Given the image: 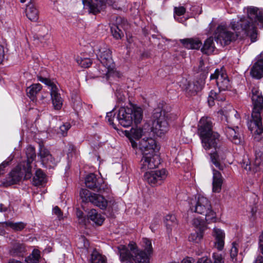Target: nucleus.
<instances>
[{
    "label": "nucleus",
    "instance_id": "4be33fe9",
    "mask_svg": "<svg viewBox=\"0 0 263 263\" xmlns=\"http://www.w3.org/2000/svg\"><path fill=\"white\" fill-rule=\"evenodd\" d=\"M213 192L220 193L223 183V178L221 173L215 169L213 170Z\"/></svg>",
    "mask_w": 263,
    "mask_h": 263
},
{
    "label": "nucleus",
    "instance_id": "49530a36",
    "mask_svg": "<svg viewBox=\"0 0 263 263\" xmlns=\"http://www.w3.org/2000/svg\"><path fill=\"white\" fill-rule=\"evenodd\" d=\"M38 80L47 85L50 89V92H51L52 90V88L54 87H57V86L52 82H51L50 79L44 78L40 76L38 77Z\"/></svg>",
    "mask_w": 263,
    "mask_h": 263
},
{
    "label": "nucleus",
    "instance_id": "052dcab7",
    "mask_svg": "<svg viewBox=\"0 0 263 263\" xmlns=\"http://www.w3.org/2000/svg\"><path fill=\"white\" fill-rule=\"evenodd\" d=\"M77 216L79 218V221H85V219L83 217V213L80 210H77Z\"/></svg>",
    "mask_w": 263,
    "mask_h": 263
},
{
    "label": "nucleus",
    "instance_id": "a19ab883",
    "mask_svg": "<svg viewBox=\"0 0 263 263\" xmlns=\"http://www.w3.org/2000/svg\"><path fill=\"white\" fill-rule=\"evenodd\" d=\"M77 62L82 67L88 68L92 64V60L89 58H78Z\"/></svg>",
    "mask_w": 263,
    "mask_h": 263
},
{
    "label": "nucleus",
    "instance_id": "79ce46f5",
    "mask_svg": "<svg viewBox=\"0 0 263 263\" xmlns=\"http://www.w3.org/2000/svg\"><path fill=\"white\" fill-rule=\"evenodd\" d=\"M238 245L236 242L232 243V247L230 250V256L233 262L236 261V257L238 254Z\"/></svg>",
    "mask_w": 263,
    "mask_h": 263
},
{
    "label": "nucleus",
    "instance_id": "f3484780",
    "mask_svg": "<svg viewBox=\"0 0 263 263\" xmlns=\"http://www.w3.org/2000/svg\"><path fill=\"white\" fill-rule=\"evenodd\" d=\"M142 155L140 164L141 168L143 171L155 168L160 163L158 156L155 153Z\"/></svg>",
    "mask_w": 263,
    "mask_h": 263
},
{
    "label": "nucleus",
    "instance_id": "c03bdc74",
    "mask_svg": "<svg viewBox=\"0 0 263 263\" xmlns=\"http://www.w3.org/2000/svg\"><path fill=\"white\" fill-rule=\"evenodd\" d=\"M193 224L196 228H198L199 231H204V222L199 218H194L193 220Z\"/></svg>",
    "mask_w": 263,
    "mask_h": 263
},
{
    "label": "nucleus",
    "instance_id": "338daca9",
    "mask_svg": "<svg viewBox=\"0 0 263 263\" xmlns=\"http://www.w3.org/2000/svg\"><path fill=\"white\" fill-rule=\"evenodd\" d=\"M111 7L114 9L116 10H120L121 7L120 5L118 4L116 2H114V4L111 6Z\"/></svg>",
    "mask_w": 263,
    "mask_h": 263
},
{
    "label": "nucleus",
    "instance_id": "f704fd0d",
    "mask_svg": "<svg viewBox=\"0 0 263 263\" xmlns=\"http://www.w3.org/2000/svg\"><path fill=\"white\" fill-rule=\"evenodd\" d=\"M41 161L44 166L48 168H54L57 165L55 159L51 155L49 156V157L45 158L41 160Z\"/></svg>",
    "mask_w": 263,
    "mask_h": 263
},
{
    "label": "nucleus",
    "instance_id": "aec40b11",
    "mask_svg": "<svg viewBox=\"0 0 263 263\" xmlns=\"http://www.w3.org/2000/svg\"><path fill=\"white\" fill-rule=\"evenodd\" d=\"M224 132L228 138L233 143L238 144L242 142V139L238 133V127L236 128L230 126H226Z\"/></svg>",
    "mask_w": 263,
    "mask_h": 263
},
{
    "label": "nucleus",
    "instance_id": "c756f323",
    "mask_svg": "<svg viewBox=\"0 0 263 263\" xmlns=\"http://www.w3.org/2000/svg\"><path fill=\"white\" fill-rule=\"evenodd\" d=\"M88 220H90L93 221L95 224L100 226L101 225L104 218L99 214L95 209L91 210L87 214Z\"/></svg>",
    "mask_w": 263,
    "mask_h": 263
},
{
    "label": "nucleus",
    "instance_id": "4c0bfd02",
    "mask_svg": "<svg viewBox=\"0 0 263 263\" xmlns=\"http://www.w3.org/2000/svg\"><path fill=\"white\" fill-rule=\"evenodd\" d=\"M203 231H199L195 232L190 235L189 236V240L195 243H199L203 237Z\"/></svg>",
    "mask_w": 263,
    "mask_h": 263
},
{
    "label": "nucleus",
    "instance_id": "393cba45",
    "mask_svg": "<svg viewBox=\"0 0 263 263\" xmlns=\"http://www.w3.org/2000/svg\"><path fill=\"white\" fill-rule=\"evenodd\" d=\"M26 15L31 21L36 22L39 18V11L31 2H29L26 6Z\"/></svg>",
    "mask_w": 263,
    "mask_h": 263
},
{
    "label": "nucleus",
    "instance_id": "4468645a",
    "mask_svg": "<svg viewBox=\"0 0 263 263\" xmlns=\"http://www.w3.org/2000/svg\"><path fill=\"white\" fill-rule=\"evenodd\" d=\"M210 79L216 80V84L220 90H228L231 86L228 75L222 70L216 69L215 72L211 74Z\"/></svg>",
    "mask_w": 263,
    "mask_h": 263
},
{
    "label": "nucleus",
    "instance_id": "b1692460",
    "mask_svg": "<svg viewBox=\"0 0 263 263\" xmlns=\"http://www.w3.org/2000/svg\"><path fill=\"white\" fill-rule=\"evenodd\" d=\"M52 104L55 109H60L63 105V100L59 92L58 87H54L50 92Z\"/></svg>",
    "mask_w": 263,
    "mask_h": 263
},
{
    "label": "nucleus",
    "instance_id": "c9c22d12",
    "mask_svg": "<svg viewBox=\"0 0 263 263\" xmlns=\"http://www.w3.org/2000/svg\"><path fill=\"white\" fill-rule=\"evenodd\" d=\"M4 224L6 226L9 227L16 231L22 230L26 226V224L23 222H13L10 221H8L5 222Z\"/></svg>",
    "mask_w": 263,
    "mask_h": 263
},
{
    "label": "nucleus",
    "instance_id": "72a5a7b5",
    "mask_svg": "<svg viewBox=\"0 0 263 263\" xmlns=\"http://www.w3.org/2000/svg\"><path fill=\"white\" fill-rule=\"evenodd\" d=\"M25 251V246L23 243L15 241L13 243L10 253L13 256L20 255Z\"/></svg>",
    "mask_w": 263,
    "mask_h": 263
},
{
    "label": "nucleus",
    "instance_id": "6e6d98bb",
    "mask_svg": "<svg viewBox=\"0 0 263 263\" xmlns=\"http://www.w3.org/2000/svg\"><path fill=\"white\" fill-rule=\"evenodd\" d=\"M185 11L186 9L183 6H180L178 7H175L174 8V12L176 15L178 16L183 15L185 13Z\"/></svg>",
    "mask_w": 263,
    "mask_h": 263
},
{
    "label": "nucleus",
    "instance_id": "a211bd4d",
    "mask_svg": "<svg viewBox=\"0 0 263 263\" xmlns=\"http://www.w3.org/2000/svg\"><path fill=\"white\" fill-rule=\"evenodd\" d=\"M83 4L93 14L99 13L105 6V0H83Z\"/></svg>",
    "mask_w": 263,
    "mask_h": 263
},
{
    "label": "nucleus",
    "instance_id": "bb28decb",
    "mask_svg": "<svg viewBox=\"0 0 263 263\" xmlns=\"http://www.w3.org/2000/svg\"><path fill=\"white\" fill-rule=\"evenodd\" d=\"M215 49L214 38L210 37L204 41L201 51L203 54L209 55L213 53Z\"/></svg>",
    "mask_w": 263,
    "mask_h": 263
},
{
    "label": "nucleus",
    "instance_id": "de8ad7c7",
    "mask_svg": "<svg viewBox=\"0 0 263 263\" xmlns=\"http://www.w3.org/2000/svg\"><path fill=\"white\" fill-rule=\"evenodd\" d=\"M165 221H166V225L167 227H170L173 224H176L177 219L174 215H167L165 217Z\"/></svg>",
    "mask_w": 263,
    "mask_h": 263
},
{
    "label": "nucleus",
    "instance_id": "13d9d810",
    "mask_svg": "<svg viewBox=\"0 0 263 263\" xmlns=\"http://www.w3.org/2000/svg\"><path fill=\"white\" fill-rule=\"evenodd\" d=\"M73 108L76 111H78L81 110L82 107V102L79 99L76 100V101L73 102Z\"/></svg>",
    "mask_w": 263,
    "mask_h": 263
},
{
    "label": "nucleus",
    "instance_id": "a18cd8bd",
    "mask_svg": "<svg viewBox=\"0 0 263 263\" xmlns=\"http://www.w3.org/2000/svg\"><path fill=\"white\" fill-rule=\"evenodd\" d=\"M38 80L47 85L50 89V92H51L52 90V88L54 87H57V86L52 82H51L50 79L44 78L40 76L38 77Z\"/></svg>",
    "mask_w": 263,
    "mask_h": 263
},
{
    "label": "nucleus",
    "instance_id": "864d4df0",
    "mask_svg": "<svg viewBox=\"0 0 263 263\" xmlns=\"http://www.w3.org/2000/svg\"><path fill=\"white\" fill-rule=\"evenodd\" d=\"M215 247L219 251L223 249L224 245V239H215L214 242Z\"/></svg>",
    "mask_w": 263,
    "mask_h": 263
},
{
    "label": "nucleus",
    "instance_id": "09e8293b",
    "mask_svg": "<svg viewBox=\"0 0 263 263\" xmlns=\"http://www.w3.org/2000/svg\"><path fill=\"white\" fill-rule=\"evenodd\" d=\"M212 258V263H224V258L220 254L214 253L213 254Z\"/></svg>",
    "mask_w": 263,
    "mask_h": 263
},
{
    "label": "nucleus",
    "instance_id": "9b49d317",
    "mask_svg": "<svg viewBox=\"0 0 263 263\" xmlns=\"http://www.w3.org/2000/svg\"><path fill=\"white\" fill-rule=\"evenodd\" d=\"M85 183L88 188L100 193L109 190L103 179L100 178H97L93 173L89 174L86 177Z\"/></svg>",
    "mask_w": 263,
    "mask_h": 263
},
{
    "label": "nucleus",
    "instance_id": "c85d7f7f",
    "mask_svg": "<svg viewBox=\"0 0 263 263\" xmlns=\"http://www.w3.org/2000/svg\"><path fill=\"white\" fill-rule=\"evenodd\" d=\"M221 90H219L218 92L214 90H211L208 97V102L210 106L215 104V100L217 101H223L225 100V96L221 93Z\"/></svg>",
    "mask_w": 263,
    "mask_h": 263
},
{
    "label": "nucleus",
    "instance_id": "e433bc0d",
    "mask_svg": "<svg viewBox=\"0 0 263 263\" xmlns=\"http://www.w3.org/2000/svg\"><path fill=\"white\" fill-rule=\"evenodd\" d=\"M40 258V252L37 249H34L32 253L26 258L28 263H37Z\"/></svg>",
    "mask_w": 263,
    "mask_h": 263
},
{
    "label": "nucleus",
    "instance_id": "680f3d73",
    "mask_svg": "<svg viewBox=\"0 0 263 263\" xmlns=\"http://www.w3.org/2000/svg\"><path fill=\"white\" fill-rule=\"evenodd\" d=\"M4 57V50L3 46L0 45V64L2 63Z\"/></svg>",
    "mask_w": 263,
    "mask_h": 263
},
{
    "label": "nucleus",
    "instance_id": "2f4dec72",
    "mask_svg": "<svg viewBox=\"0 0 263 263\" xmlns=\"http://www.w3.org/2000/svg\"><path fill=\"white\" fill-rule=\"evenodd\" d=\"M41 89L42 86L40 84H33L27 88V95L32 101H33L35 99L36 95L41 91Z\"/></svg>",
    "mask_w": 263,
    "mask_h": 263
},
{
    "label": "nucleus",
    "instance_id": "69168bd1",
    "mask_svg": "<svg viewBox=\"0 0 263 263\" xmlns=\"http://www.w3.org/2000/svg\"><path fill=\"white\" fill-rule=\"evenodd\" d=\"M194 259L191 257H186L183 259L181 263H193Z\"/></svg>",
    "mask_w": 263,
    "mask_h": 263
},
{
    "label": "nucleus",
    "instance_id": "4d7b16f0",
    "mask_svg": "<svg viewBox=\"0 0 263 263\" xmlns=\"http://www.w3.org/2000/svg\"><path fill=\"white\" fill-rule=\"evenodd\" d=\"M52 212L53 214L58 216V218L59 220H61L63 218V213L58 206H55L53 209Z\"/></svg>",
    "mask_w": 263,
    "mask_h": 263
},
{
    "label": "nucleus",
    "instance_id": "2eb2a0df",
    "mask_svg": "<svg viewBox=\"0 0 263 263\" xmlns=\"http://www.w3.org/2000/svg\"><path fill=\"white\" fill-rule=\"evenodd\" d=\"M241 167L248 172L252 170L254 172H257L263 170V152L256 151L255 158L253 167L251 166L248 159L243 160Z\"/></svg>",
    "mask_w": 263,
    "mask_h": 263
},
{
    "label": "nucleus",
    "instance_id": "774afa93",
    "mask_svg": "<svg viewBox=\"0 0 263 263\" xmlns=\"http://www.w3.org/2000/svg\"><path fill=\"white\" fill-rule=\"evenodd\" d=\"M254 263H263V257L261 256H258Z\"/></svg>",
    "mask_w": 263,
    "mask_h": 263
},
{
    "label": "nucleus",
    "instance_id": "603ef678",
    "mask_svg": "<svg viewBox=\"0 0 263 263\" xmlns=\"http://www.w3.org/2000/svg\"><path fill=\"white\" fill-rule=\"evenodd\" d=\"M115 117V114L113 111H110L107 113L106 119L107 122L109 123L110 125H112L113 127L116 129V127L115 125L113 122V119Z\"/></svg>",
    "mask_w": 263,
    "mask_h": 263
},
{
    "label": "nucleus",
    "instance_id": "3c124183",
    "mask_svg": "<svg viewBox=\"0 0 263 263\" xmlns=\"http://www.w3.org/2000/svg\"><path fill=\"white\" fill-rule=\"evenodd\" d=\"M213 235L215 239H224L225 234L224 232L220 229L215 228L214 229Z\"/></svg>",
    "mask_w": 263,
    "mask_h": 263
},
{
    "label": "nucleus",
    "instance_id": "6ab92c4d",
    "mask_svg": "<svg viewBox=\"0 0 263 263\" xmlns=\"http://www.w3.org/2000/svg\"><path fill=\"white\" fill-rule=\"evenodd\" d=\"M125 23V21L122 17L119 16L116 17V23L112 24L110 27L111 34L117 40L121 39L123 36V32L121 28H123V25Z\"/></svg>",
    "mask_w": 263,
    "mask_h": 263
},
{
    "label": "nucleus",
    "instance_id": "412c9836",
    "mask_svg": "<svg viewBox=\"0 0 263 263\" xmlns=\"http://www.w3.org/2000/svg\"><path fill=\"white\" fill-rule=\"evenodd\" d=\"M204 84V79L203 78L199 79L193 83H188L187 86L185 88L186 91L190 93L191 95H195L203 89Z\"/></svg>",
    "mask_w": 263,
    "mask_h": 263
},
{
    "label": "nucleus",
    "instance_id": "ddd939ff",
    "mask_svg": "<svg viewBox=\"0 0 263 263\" xmlns=\"http://www.w3.org/2000/svg\"><path fill=\"white\" fill-rule=\"evenodd\" d=\"M166 177V170L146 172L144 175V180L152 186L161 184Z\"/></svg>",
    "mask_w": 263,
    "mask_h": 263
},
{
    "label": "nucleus",
    "instance_id": "58836bf2",
    "mask_svg": "<svg viewBox=\"0 0 263 263\" xmlns=\"http://www.w3.org/2000/svg\"><path fill=\"white\" fill-rule=\"evenodd\" d=\"M51 155L50 152L44 146L43 143H39V149L38 156L40 157L41 160L46 157H49Z\"/></svg>",
    "mask_w": 263,
    "mask_h": 263
},
{
    "label": "nucleus",
    "instance_id": "8fccbe9b",
    "mask_svg": "<svg viewBox=\"0 0 263 263\" xmlns=\"http://www.w3.org/2000/svg\"><path fill=\"white\" fill-rule=\"evenodd\" d=\"M71 127V125L69 123H65L60 127V132L61 135L65 137L67 136V131Z\"/></svg>",
    "mask_w": 263,
    "mask_h": 263
},
{
    "label": "nucleus",
    "instance_id": "f8f14e48",
    "mask_svg": "<svg viewBox=\"0 0 263 263\" xmlns=\"http://www.w3.org/2000/svg\"><path fill=\"white\" fill-rule=\"evenodd\" d=\"M31 169V166L27 167L23 164L17 165L9 174L10 181L12 184H16L21 180L23 176L25 179H30L32 176Z\"/></svg>",
    "mask_w": 263,
    "mask_h": 263
},
{
    "label": "nucleus",
    "instance_id": "bf43d9fd",
    "mask_svg": "<svg viewBox=\"0 0 263 263\" xmlns=\"http://www.w3.org/2000/svg\"><path fill=\"white\" fill-rule=\"evenodd\" d=\"M196 263H212V260L207 256H203L199 258Z\"/></svg>",
    "mask_w": 263,
    "mask_h": 263
},
{
    "label": "nucleus",
    "instance_id": "5fc2aeb1",
    "mask_svg": "<svg viewBox=\"0 0 263 263\" xmlns=\"http://www.w3.org/2000/svg\"><path fill=\"white\" fill-rule=\"evenodd\" d=\"M11 161V158H8V160H5L0 164V175L4 173V168L10 164Z\"/></svg>",
    "mask_w": 263,
    "mask_h": 263
},
{
    "label": "nucleus",
    "instance_id": "473e14b6",
    "mask_svg": "<svg viewBox=\"0 0 263 263\" xmlns=\"http://www.w3.org/2000/svg\"><path fill=\"white\" fill-rule=\"evenodd\" d=\"M27 156V162L24 163L23 164L28 167V166H31V163L36 158V153L35 148L33 146H28L26 151Z\"/></svg>",
    "mask_w": 263,
    "mask_h": 263
},
{
    "label": "nucleus",
    "instance_id": "dca6fc26",
    "mask_svg": "<svg viewBox=\"0 0 263 263\" xmlns=\"http://www.w3.org/2000/svg\"><path fill=\"white\" fill-rule=\"evenodd\" d=\"M138 148L142 155L155 153L159 149L156 141L152 138L141 139L139 143Z\"/></svg>",
    "mask_w": 263,
    "mask_h": 263
},
{
    "label": "nucleus",
    "instance_id": "e2e57ef3",
    "mask_svg": "<svg viewBox=\"0 0 263 263\" xmlns=\"http://www.w3.org/2000/svg\"><path fill=\"white\" fill-rule=\"evenodd\" d=\"M9 208V205H6L1 203L0 204V212H5L8 210Z\"/></svg>",
    "mask_w": 263,
    "mask_h": 263
},
{
    "label": "nucleus",
    "instance_id": "37998d69",
    "mask_svg": "<svg viewBox=\"0 0 263 263\" xmlns=\"http://www.w3.org/2000/svg\"><path fill=\"white\" fill-rule=\"evenodd\" d=\"M142 240L143 245L145 248L144 250L147 252L145 253L147 255V256L148 257V255H149L152 252L153 250L151 241L150 240L146 238H143Z\"/></svg>",
    "mask_w": 263,
    "mask_h": 263
},
{
    "label": "nucleus",
    "instance_id": "20e7f679",
    "mask_svg": "<svg viewBox=\"0 0 263 263\" xmlns=\"http://www.w3.org/2000/svg\"><path fill=\"white\" fill-rule=\"evenodd\" d=\"M198 133L205 149L215 147L219 142V135L213 131V124L210 118L202 117L198 125Z\"/></svg>",
    "mask_w": 263,
    "mask_h": 263
},
{
    "label": "nucleus",
    "instance_id": "0e129e2a",
    "mask_svg": "<svg viewBox=\"0 0 263 263\" xmlns=\"http://www.w3.org/2000/svg\"><path fill=\"white\" fill-rule=\"evenodd\" d=\"M259 246L263 254V233L259 237Z\"/></svg>",
    "mask_w": 263,
    "mask_h": 263
},
{
    "label": "nucleus",
    "instance_id": "9d476101",
    "mask_svg": "<svg viewBox=\"0 0 263 263\" xmlns=\"http://www.w3.org/2000/svg\"><path fill=\"white\" fill-rule=\"evenodd\" d=\"M213 148L215 149V152L210 154L211 162L219 170L223 171L226 167L224 160L227 157V149L225 147H218L217 144Z\"/></svg>",
    "mask_w": 263,
    "mask_h": 263
},
{
    "label": "nucleus",
    "instance_id": "f03ea898",
    "mask_svg": "<svg viewBox=\"0 0 263 263\" xmlns=\"http://www.w3.org/2000/svg\"><path fill=\"white\" fill-rule=\"evenodd\" d=\"M251 99L253 107L248 128L252 133L260 135L263 133L261 117L263 110V97L258 87L252 88Z\"/></svg>",
    "mask_w": 263,
    "mask_h": 263
},
{
    "label": "nucleus",
    "instance_id": "7ed1b4c3",
    "mask_svg": "<svg viewBox=\"0 0 263 263\" xmlns=\"http://www.w3.org/2000/svg\"><path fill=\"white\" fill-rule=\"evenodd\" d=\"M94 50L103 68L100 67V70L101 71L100 73L105 75L107 80L111 77H119L120 73L115 69L111 51L108 46L104 43H101L96 46Z\"/></svg>",
    "mask_w": 263,
    "mask_h": 263
},
{
    "label": "nucleus",
    "instance_id": "1a4fd4ad",
    "mask_svg": "<svg viewBox=\"0 0 263 263\" xmlns=\"http://www.w3.org/2000/svg\"><path fill=\"white\" fill-rule=\"evenodd\" d=\"M80 196L83 202H90L101 209L104 210L107 206V201L103 196L91 193L86 189H82L80 190Z\"/></svg>",
    "mask_w": 263,
    "mask_h": 263
},
{
    "label": "nucleus",
    "instance_id": "423d86ee",
    "mask_svg": "<svg viewBox=\"0 0 263 263\" xmlns=\"http://www.w3.org/2000/svg\"><path fill=\"white\" fill-rule=\"evenodd\" d=\"M143 117V110L139 107H120L117 119L119 124L124 127L130 126L133 123L136 124L140 123Z\"/></svg>",
    "mask_w": 263,
    "mask_h": 263
},
{
    "label": "nucleus",
    "instance_id": "0eeeda50",
    "mask_svg": "<svg viewBox=\"0 0 263 263\" xmlns=\"http://www.w3.org/2000/svg\"><path fill=\"white\" fill-rule=\"evenodd\" d=\"M192 211L205 216V220L210 223L216 220V213L212 209L210 201L206 197L199 196L197 199L190 202Z\"/></svg>",
    "mask_w": 263,
    "mask_h": 263
},
{
    "label": "nucleus",
    "instance_id": "f257e3e1",
    "mask_svg": "<svg viewBox=\"0 0 263 263\" xmlns=\"http://www.w3.org/2000/svg\"><path fill=\"white\" fill-rule=\"evenodd\" d=\"M247 18H242L239 22L231 23L230 27L234 32L228 30L224 26L219 25L215 34L217 43L221 46L229 45L237 39L241 31L250 36L252 42H255L257 35L255 23L263 28V11L256 7H250L247 8Z\"/></svg>",
    "mask_w": 263,
    "mask_h": 263
},
{
    "label": "nucleus",
    "instance_id": "ea45409f",
    "mask_svg": "<svg viewBox=\"0 0 263 263\" xmlns=\"http://www.w3.org/2000/svg\"><path fill=\"white\" fill-rule=\"evenodd\" d=\"M91 263H106V259L101 254L94 253L91 255Z\"/></svg>",
    "mask_w": 263,
    "mask_h": 263
},
{
    "label": "nucleus",
    "instance_id": "39448f33",
    "mask_svg": "<svg viewBox=\"0 0 263 263\" xmlns=\"http://www.w3.org/2000/svg\"><path fill=\"white\" fill-rule=\"evenodd\" d=\"M120 258L122 262L136 263H149V258L144 251L138 252L137 247L135 243L130 242L128 247L120 246L118 247Z\"/></svg>",
    "mask_w": 263,
    "mask_h": 263
},
{
    "label": "nucleus",
    "instance_id": "6e6552de",
    "mask_svg": "<svg viewBox=\"0 0 263 263\" xmlns=\"http://www.w3.org/2000/svg\"><path fill=\"white\" fill-rule=\"evenodd\" d=\"M170 115L168 112L159 107L154 109L152 129L157 136L161 137L168 130Z\"/></svg>",
    "mask_w": 263,
    "mask_h": 263
},
{
    "label": "nucleus",
    "instance_id": "cd10ccee",
    "mask_svg": "<svg viewBox=\"0 0 263 263\" xmlns=\"http://www.w3.org/2000/svg\"><path fill=\"white\" fill-rule=\"evenodd\" d=\"M143 129L140 127L132 128L130 130L129 140L131 143L132 146L134 148L138 147V144L134 141V139H139L143 135Z\"/></svg>",
    "mask_w": 263,
    "mask_h": 263
},
{
    "label": "nucleus",
    "instance_id": "a878e982",
    "mask_svg": "<svg viewBox=\"0 0 263 263\" xmlns=\"http://www.w3.org/2000/svg\"><path fill=\"white\" fill-rule=\"evenodd\" d=\"M180 42L186 48L198 49L202 45V42L198 38H188L180 40Z\"/></svg>",
    "mask_w": 263,
    "mask_h": 263
},
{
    "label": "nucleus",
    "instance_id": "7c9ffc66",
    "mask_svg": "<svg viewBox=\"0 0 263 263\" xmlns=\"http://www.w3.org/2000/svg\"><path fill=\"white\" fill-rule=\"evenodd\" d=\"M46 182V175L43 171L39 169L36 171L34 176L33 178L32 184L34 186L43 185Z\"/></svg>",
    "mask_w": 263,
    "mask_h": 263
},
{
    "label": "nucleus",
    "instance_id": "5701e85b",
    "mask_svg": "<svg viewBox=\"0 0 263 263\" xmlns=\"http://www.w3.org/2000/svg\"><path fill=\"white\" fill-rule=\"evenodd\" d=\"M251 76L255 79H260L263 77V59L258 60L253 65L250 70Z\"/></svg>",
    "mask_w": 263,
    "mask_h": 263
}]
</instances>
